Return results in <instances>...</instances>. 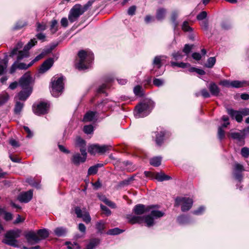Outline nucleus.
Wrapping results in <instances>:
<instances>
[{
  "instance_id": "obj_47",
  "label": "nucleus",
  "mask_w": 249,
  "mask_h": 249,
  "mask_svg": "<svg viewBox=\"0 0 249 249\" xmlns=\"http://www.w3.org/2000/svg\"><path fill=\"white\" fill-rule=\"evenodd\" d=\"M83 131L86 134H91L93 132V127L91 124L85 125L84 127Z\"/></svg>"
},
{
  "instance_id": "obj_57",
  "label": "nucleus",
  "mask_w": 249,
  "mask_h": 249,
  "mask_svg": "<svg viewBox=\"0 0 249 249\" xmlns=\"http://www.w3.org/2000/svg\"><path fill=\"white\" fill-rule=\"evenodd\" d=\"M172 56L173 57V58L176 60L182 59L183 57V55L182 54V53L180 52L174 53L172 54Z\"/></svg>"
},
{
  "instance_id": "obj_54",
  "label": "nucleus",
  "mask_w": 249,
  "mask_h": 249,
  "mask_svg": "<svg viewBox=\"0 0 249 249\" xmlns=\"http://www.w3.org/2000/svg\"><path fill=\"white\" fill-rule=\"evenodd\" d=\"M134 92L136 95L141 96L142 93V88L140 86H136L133 89Z\"/></svg>"
},
{
  "instance_id": "obj_40",
  "label": "nucleus",
  "mask_w": 249,
  "mask_h": 249,
  "mask_svg": "<svg viewBox=\"0 0 249 249\" xmlns=\"http://www.w3.org/2000/svg\"><path fill=\"white\" fill-rule=\"evenodd\" d=\"M177 220L180 224H186L189 223V217L183 215L178 216Z\"/></svg>"
},
{
  "instance_id": "obj_20",
  "label": "nucleus",
  "mask_w": 249,
  "mask_h": 249,
  "mask_svg": "<svg viewBox=\"0 0 249 249\" xmlns=\"http://www.w3.org/2000/svg\"><path fill=\"white\" fill-rule=\"evenodd\" d=\"M166 58L164 55H158L155 57L153 61V65L156 66L157 68L160 69L162 65V61Z\"/></svg>"
},
{
  "instance_id": "obj_18",
  "label": "nucleus",
  "mask_w": 249,
  "mask_h": 249,
  "mask_svg": "<svg viewBox=\"0 0 249 249\" xmlns=\"http://www.w3.org/2000/svg\"><path fill=\"white\" fill-rule=\"evenodd\" d=\"M96 114V111H89L87 112L84 116L83 121L92 122L97 120Z\"/></svg>"
},
{
  "instance_id": "obj_29",
  "label": "nucleus",
  "mask_w": 249,
  "mask_h": 249,
  "mask_svg": "<svg viewBox=\"0 0 249 249\" xmlns=\"http://www.w3.org/2000/svg\"><path fill=\"white\" fill-rule=\"evenodd\" d=\"M155 178L159 181L169 180L171 178L170 176L166 175L162 173H157L156 175Z\"/></svg>"
},
{
  "instance_id": "obj_16",
  "label": "nucleus",
  "mask_w": 249,
  "mask_h": 249,
  "mask_svg": "<svg viewBox=\"0 0 249 249\" xmlns=\"http://www.w3.org/2000/svg\"><path fill=\"white\" fill-rule=\"evenodd\" d=\"M87 158L81 155L79 153H77L72 156L71 160V162L75 165L78 166L81 163H84L86 160Z\"/></svg>"
},
{
  "instance_id": "obj_63",
  "label": "nucleus",
  "mask_w": 249,
  "mask_h": 249,
  "mask_svg": "<svg viewBox=\"0 0 249 249\" xmlns=\"http://www.w3.org/2000/svg\"><path fill=\"white\" fill-rule=\"evenodd\" d=\"M136 10V7L135 6H130L127 11V14L129 15L133 16L135 15V12Z\"/></svg>"
},
{
  "instance_id": "obj_6",
  "label": "nucleus",
  "mask_w": 249,
  "mask_h": 249,
  "mask_svg": "<svg viewBox=\"0 0 249 249\" xmlns=\"http://www.w3.org/2000/svg\"><path fill=\"white\" fill-rule=\"evenodd\" d=\"M193 203V200L189 197H178L175 199V206L181 205V209L182 212L189 211L192 207Z\"/></svg>"
},
{
  "instance_id": "obj_33",
  "label": "nucleus",
  "mask_w": 249,
  "mask_h": 249,
  "mask_svg": "<svg viewBox=\"0 0 249 249\" xmlns=\"http://www.w3.org/2000/svg\"><path fill=\"white\" fill-rule=\"evenodd\" d=\"M37 41L36 39H31L24 47L23 51L29 54V50L36 43Z\"/></svg>"
},
{
  "instance_id": "obj_5",
  "label": "nucleus",
  "mask_w": 249,
  "mask_h": 249,
  "mask_svg": "<svg viewBox=\"0 0 249 249\" xmlns=\"http://www.w3.org/2000/svg\"><path fill=\"white\" fill-rule=\"evenodd\" d=\"M21 231L19 229L8 231L4 235L2 242L7 245L18 247V241L16 239L20 237Z\"/></svg>"
},
{
  "instance_id": "obj_12",
  "label": "nucleus",
  "mask_w": 249,
  "mask_h": 249,
  "mask_svg": "<svg viewBox=\"0 0 249 249\" xmlns=\"http://www.w3.org/2000/svg\"><path fill=\"white\" fill-rule=\"evenodd\" d=\"M231 138L236 141V142L240 146L245 144V134L243 132H231L230 133Z\"/></svg>"
},
{
  "instance_id": "obj_56",
  "label": "nucleus",
  "mask_w": 249,
  "mask_h": 249,
  "mask_svg": "<svg viewBox=\"0 0 249 249\" xmlns=\"http://www.w3.org/2000/svg\"><path fill=\"white\" fill-rule=\"evenodd\" d=\"M46 29V25L44 23H36V31L37 32L44 31Z\"/></svg>"
},
{
  "instance_id": "obj_58",
  "label": "nucleus",
  "mask_w": 249,
  "mask_h": 249,
  "mask_svg": "<svg viewBox=\"0 0 249 249\" xmlns=\"http://www.w3.org/2000/svg\"><path fill=\"white\" fill-rule=\"evenodd\" d=\"M207 16V13L206 11H202L196 16V19L198 20H202L206 18Z\"/></svg>"
},
{
  "instance_id": "obj_62",
  "label": "nucleus",
  "mask_w": 249,
  "mask_h": 249,
  "mask_svg": "<svg viewBox=\"0 0 249 249\" xmlns=\"http://www.w3.org/2000/svg\"><path fill=\"white\" fill-rule=\"evenodd\" d=\"M100 207L102 210L103 211L107 216L110 215L111 214V211L107 207L102 204H101Z\"/></svg>"
},
{
  "instance_id": "obj_48",
  "label": "nucleus",
  "mask_w": 249,
  "mask_h": 249,
  "mask_svg": "<svg viewBox=\"0 0 249 249\" xmlns=\"http://www.w3.org/2000/svg\"><path fill=\"white\" fill-rule=\"evenodd\" d=\"M75 144L77 146L81 147L82 146H86V142L81 138L78 137L76 138Z\"/></svg>"
},
{
  "instance_id": "obj_23",
  "label": "nucleus",
  "mask_w": 249,
  "mask_h": 249,
  "mask_svg": "<svg viewBox=\"0 0 249 249\" xmlns=\"http://www.w3.org/2000/svg\"><path fill=\"white\" fill-rule=\"evenodd\" d=\"M248 82L246 81L234 80L231 81V87L240 88L248 85Z\"/></svg>"
},
{
  "instance_id": "obj_11",
  "label": "nucleus",
  "mask_w": 249,
  "mask_h": 249,
  "mask_svg": "<svg viewBox=\"0 0 249 249\" xmlns=\"http://www.w3.org/2000/svg\"><path fill=\"white\" fill-rule=\"evenodd\" d=\"M244 171V168L242 164L236 163L234 165L233 168V175L234 178L241 181L243 178L242 172Z\"/></svg>"
},
{
  "instance_id": "obj_61",
  "label": "nucleus",
  "mask_w": 249,
  "mask_h": 249,
  "mask_svg": "<svg viewBox=\"0 0 249 249\" xmlns=\"http://www.w3.org/2000/svg\"><path fill=\"white\" fill-rule=\"evenodd\" d=\"M221 26L222 29L225 30L229 29L231 27L230 23L227 21L222 22L221 23Z\"/></svg>"
},
{
  "instance_id": "obj_13",
  "label": "nucleus",
  "mask_w": 249,
  "mask_h": 249,
  "mask_svg": "<svg viewBox=\"0 0 249 249\" xmlns=\"http://www.w3.org/2000/svg\"><path fill=\"white\" fill-rule=\"evenodd\" d=\"M33 190H30L27 192L20 193L18 197V200L23 203L29 202L33 197Z\"/></svg>"
},
{
  "instance_id": "obj_36",
  "label": "nucleus",
  "mask_w": 249,
  "mask_h": 249,
  "mask_svg": "<svg viewBox=\"0 0 249 249\" xmlns=\"http://www.w3.org/2000/svg\"><path fill=\"white\" fill-rule=\"evenodd\" d=\"M66 231V229L63 227L57 228L54 231L55 234L59 237L65 235Z\"/></svg>"
},
{
  "instance_id": "obj_43",
  "label": "nucleus",
  "mask_w": 249,
  "mask_h": 249,
  "mask_svg": "<svg viewBox=\"0 0 249 249\" xmlns=\"http://www.w3.org/2000/svg\"><path fill=\"white\" fill-rule=\"evenodd\" d=\"M111 146L107 145H103L100 146L98 144V153L103 154L105 153L107 151L110 149Z\"/></svg>"
},
{
  "instance_id": "obj_1",
  "label": "nucleus",
  "mask_w": 249,
  "mask_h": 249,
  "mask_svg": "<svg viewBox=\"0 0 249 249\" xmlns=\"http://www.w3.org/2000/svg\"><path fill=\"white\" fill-rule=\"evenodd\" d=\"M94 0H90L83 6L80 4H76L71 9L68 16L69 21L72 23L76 21L79 17L87 11L92 5Z\"/></svg>"
},
{
  "instance_id": "obj_60",
  "label": "nucleus",
  "mask_w": 249,
  "mask_h": 249,
  "mask_svg": "<svg viewBox=\"0 0 249 249\" xmlns=\"http://www.w3.org/2000/svg\"><path fill=\"white\" fill-rule=\"evenodd\" d=\"M163 84V81L160 79L155 78L153 80V84L157 87L161 86Z\"/></svg>"
},
{
  "instance_id": "obj_45",
  "label": "nucleus",
  "mask_w": 249,
  "mask_h": 249,
  "mask_svg": "<svg viewBox=\"0 0 249 249\" xmlns=\"http://www.w3.org/2000/svg\"><path fill=\"white\" fill-rule=\"evenodd\" d=\"M215 62L216 59L215 57H211L208 59L206 66L207 68H212L215 64Z\"/></svg>"
},
{
  "instance_id": "obj_64",
  "label": "nucleus",
  "mask_w": 249,
  "mask_h": 249,
  "mask_svg": "<svg viewBox=\"0 0 249 249\" xmlns=\"http://www.w3.org/2000/svg\"><path fill=\"white\" fill-rule=\"evenodd\" d=\"M200 93H201V95L204 98H209L210 97V94L209 93V92L208 91V90L206 89H202L200 90Z\"/></svg>"
},
{
  "instance_id": "obj_2",
  "label": "nucleus",
  "mask_w": 249,
  "mask_h": 249,
  "mask_svg": "<svg viewBox=\"0 0 249 249\" xmlns=\"http://www.w3.org/2000/svg\"><path fill=\"white\" fill-rule=\"evenodd\" d=\"M78 60L75 63V67L79 70L89 69L94 59L93 53H88L84 50H81L78 52Z\"/></svg>"
},
{
  "instance_id": "obj_9",
  "label": "nucleus",
  "mask_w": 249,
  "mask_h": 249,
  "mask_svg": "<svg viewBox=\"0 0 249 249\" xmlns=\"http://www.w3.org/2000/svg\"><path fill=\"white\" fill-rule=\"evenodd\" d=\"M32 77L28 74L25 73L20 78L19 81V84L23 89L28 90L32 89L30 86Z\"/></svg>"
},
{
  "instance_id": "obj_17",
  "label": "nucleus",
  "mask_w": 249,
  "mask_h": 249,
  "mask_svg": "<svg viewBox=\"0 0 249 249\" xmlns=\"http://www.w3.org/2000/svg\"><path fill=\"white\" fill-rule=\"evenodd\" d=\"M25 238L27 242L32 244V242L34 241L35 243H37L40 240V239L38 237L37 234L33 231H30L25 235Z\"/></svg>"
},
{
  "instance_id": "obj_53",
  "label": "nucleus",
  "mask_w": 249,
  "mask_h": 249,
  "mask_svg": "<svg viewBox=\"0 0 249 249\" xmlns=\"http://www.w3.org/2000/svg\"><path fill=\"white\" fill-rule=\"evenodd\" d=\"M218 138L220 140L223 139L225 138V131L222 129V127H219L218 128L217 133Z\"/></svg>"
},
{
  "instance_id": "obj_10",
  "label": "nucleus",
  "mask_w": 249,
  "mask_h": 249,
  "mask_svg": "<svg viewBox=\"0 0 249 249\" xmlns=\"http://www.w3.org/2000/svg\"><path fill=\"white\" fill-rule=\"evenodd\" d=\"M155 206L154 205L152 206H147L142 204H139L135 206L133 209V212L136 215H142L146 212H148L150 211V210Z\"/></svg>"
},
{
  "instance_id": "obj_42",
  "label": "nucleus",
  "mask_w": 249,
  "mask_h": 249,
  "mask_svg": "<svg viewBox=\"0 0 249 249\" xmlns=\"http://www.w3.org/2000/svg\"><path fill=\"white\" fill-rule=\"evenodd\" d=\"M96 229L98 231V232L100 233H102L103 230H104L105 226V223L101 221H98L96 224Z\"/></svg>"
},
{
  "instance_id": "obj_39",
  "label": "nucleus",
  "mask_w": 249,
  "mask_h": 249,
  "mask_svg": "<svg viewBox=\"0 0 249 249\" xmlns=\"http://www.w3.org/2000/svg\"><path fill=\"white\" fill-rule=\"evenodd\" d=\"M178 16V13L176 11H174L172 13L171 16V20L174 25V29H175L178 25V22L177 20Z\"/></svg>"
},
{
  "instance_id": "obj_3",
  "label": "nucleus",
  "mask_w": 249,
  "mask_h": 249,
  "mask_svg": "<svg viewBox=\"0 0 249 249\" xmlns=\"http://www.w3.org/2000/svg\"><path fill=\"white\" fill-rule=\"evenodd\" d=\"M154 103L151 101H144L136 107L134 116L136 118L144 117L151 112Z\"/></svg>"
},
{
  "instance_id": "obj_44",
  "label": "nucleus",
  "mask_w": 249,
  "mask_h": 249,
  "mask_svg": "<svg viewBox=\"0 0 249 249\" xmlns=\"http://www.w3.org/2000/svg\"><path fill=\"white\" fill-rule=\"evenodd\" d=\"M9 98V96L8 93H5L0 95V106L5 104Z\"/></svg>"
},
{
  "instance_id": "obj_31",
  "label": "nucleus",
  "mask_w": 249,
  "mask_h": 249,
  "mask_svg": "<svg viewBox=\"0 0 249 249\" xmlns=\"http://www.w3.org/2000/svg\"><path fill=\"white\" fill-rule=\"evenodd\" d=\"M133 180V177H130L119 182L117 186L118 189L123 188L129 184L130 181Z\"/></svg>"
},
{
  "instance_id": "obj_34",
  "label": "nucleus",
  "mask_w": 249,
  "mask_h": 249,
  "mask_svg": "<svg viewBox=\"0 0 249 249\" xmlns=\"http://www.w3.org/2000/svg\"><path fill=\"white\" fill-rule=\"evenodd\" d=\"M58 21L55 19H53L51 21L50 30L52 34L55 33L58 31Z\"/></svg>"
},
{
  "instance_id": "obj_7",
  "label": "nucleus",
  "mask_w": 249,
  "mask_h": 249,
  "mask_svg": "<svg viewBox=\"0 0 249 249\" xmlns=\"http://www.w3.org/2000/svg\"><path fill=\"white\" fill-rule=\"evenodd\" d=\"M164 213L161 211L158 210H152L151 211L150 214L142 216L143 218V222L146 223L147 227L152 226L154 224V218H160L163 216Z\"/></svg>"
},
{
  "instance_id": "obj_51",
  "label": "nucleus",
  "mask_w": 249,
  "mask_h": 249,
  "mask_svg": "<svg viewBox=\"0 0 249 249\" xmlns=\"http://www.w3.org/2000/svg\"><path fill=\"white\" fill-rule=\"evenodd\" d=\"M80 218H82L83 220L86 222L87 224H88L90 222L91 217L89 215V214L88 212H85L82 217Z\"/></svg>"
},
{
  "instance_id": "obj_22",
  "label": "nucleus",
  "mask_w": 249,
  "mask_h": 249,
  "mask_svg": "<svg viewBox=\"0 0 249 249\" xmlns=\"http://www.w3.org/2000/svg\"><path fill=\"white\" fill-rule=\"evenodd\" d=\"M127 218L128 221L132 224L142 223L143 222V218L142 216L129 215L127 216Z\"/></svg>"
},
{
  "instance_id": "obj_24",
  "label": "nucleus",
  "mask_w": 249,
  "mask_h": 249,
  "mask_svg": "<svg viewBox=\"0 0 249 249\" xmlns=\"http://www.w3.org/2000/svg\"><path fill=\"white\" fill-rule=\"evenodd\" d=\"M8 56L6 55L1 61V64H0V75H2L5 72L8 66Z\"/></svg>"
},
{
  "instance_id": "obj_30",
  "label": "nucleus",
  "mask_w": 249,
  "mask_h": 249,
  "mask_svg": "<svg viewBox=\"0 0 249 249\" xmlns=\"http://www.w3.org/2000/svg\"><path fill=\"white\" fill-rule=\"evenodd\" d=\"M124 230L120 229L118 228H115L109 230L107 232V234L108 235H118L123 233Z\"/></svg>"
},
{
  "instance_id": "obj_35",
  "label": "nucleus",
  "mask_w": 249,
  "mask_h": 249,
  "mask_svg": "<svg viewBox=\"0 0 249 249\" xmlns=\"http://www.w3.org/2000/svg\"><path fill=\"white\" fill-rule=\"evenodd\" d=\"M171 65L172 67H175L176 66L178 67L179 68H186L189 67L190 66V64L188 63H184V62H180L178 63L176 62L171 61Z\"/></svg>"
},
{
  "instance_id": "obj_19",
  "label": "nucleus",
  "mask_w": 249,
  "mask_h": 249,
  "mask_svg": "<svg viewBox=\"0 0 249 249\" xmlns=\"http://www.w3.org/2000/svg\"><path fill=\"white\" fill-rule=\"evenodd\" d=\"M208 88L212 95L217 96L219 95L220 89L215 83H210L208 87Z\"/></svg>"
},
{
  "instance_id": "obj_50",
  "label": "nucleus",
  "mask_w": 249,
  "mask_h": 249,
  "mask_svg": "<svg viewBox=\"0 0 249 249\" xmlns=\"http://www.w3.org/2000/svg\"><path fill=\"white\" fill-rule=\"evenodd\" d=\"M193 45H189V44H185L184 48L183 49V52L185 55H188L191 52Z\"/></svg>"
},
{
  "instance_id": "obj_55",
  "label": "nucleus",
  "mask_w": 249,
  "mask_h": 249,
  "mask_svg": "<svg viewBox=\"0 0 249 249\" xmlns=\"http://www.w3.org/2000/svg\"><path fill=\"white\" fill-rule=\"evenodd\" d=\"M98 172L97 166L95 165L90 167L88 171V174L89 175H92L96 174Z\"/></svg>"
},
{
  "instance_id": "obj_32",
  "label": "nucleus",
  "mask_w": 249,
  "mask_h": 249,
  "mask_svg": "<svg viewBox=\"0 0 249 249\" xmlns=\"http://www.w3.org/2000/svg\"><path fill=\"white\" fill-rule=\"evenodd\" d=\"M161 158L160 157H154L150 159V163L151 165L158 167L161 164Z\"/></svg>"
},
{
  "instance_id": "obj_14",
  "label": "nucleus",
  "mask_w": 249,
  "mask_h": 249,
  "mask_svg": "<svg viewBox=\"0 0 249 249\" xmlns=\"http://www.w3.org/2000/svg\"><path fill=\"white\" fill-rule=\"evenodd\" d=\"M54 61L53 58H49L46 60L41 65L39 69V73H44L48 71L53 65Z\"/></svg>"
},
{
  "instance_id": "obj_25",
  "label": "nucleus",
  "mask_w": 249,
  "mask_h": 249,
  "mask_svg": "<svg viewBox=\"0 0 249 249\" xmlns=\"http://www.w3.org/2000/svg\"><path fill=\"white\" fill-rule=\"evenodd\" d=\"M100 240L98 238H92L89 240V244L86 246V249H94L99 245Z\"/></svg>"
},
{
  "instance_id": "obj_49",
  "label": "nucleus",
  "mask_w": 249,
  "mask_h": 249,
  "mask_svg": "<svg viewBox=\"0 0 249 249\" xmlns=\"http://www.w3.org/2000/svg\"><path fill=\"white\" fill-rule=\"evenodd\" d=\"M241 155L245 158H247L249 157V148L247 147H244L241 150Z\"/></svg>"
},
{
  "instance_id": "obj_4",
  "label": "nucleus",
  "mask_w": 249,
  "mask_h": 249,
  "mask_svg": "<svg viewBox=\"0 0 249 249\" xmlns=\"http://www.w3.org/2000/svg\"><path fill=\"white\" fill-rule=\"evenodd\" d=\"M64 77L58 75L54 76L51 79V92L54 97L59 96L63 91L64 89Z\"/></svg>"
},
{
  "instance_id": "obj_21",
  "label": "nucleus",
  "mask_w": 249,
  "mask_h": 249,
  "mask_svg": "<svg viewBox=\"0 0 249 249\" xmlns=\"http://www.w3.org/2000/svg\"><path fill=\"white\" fill-rule=\"evenodd\" d=\"M32 89H29L28 90L23 89L19 92L18 96V99L20 100L25 101L30 96L32 93Z\"/></svg>"
},
{
  "instance_id": "obj_15",
  "label": "nucleus",
  "mask_w": 249,
  "mask_h": 249,
  "mask_svg": "<svg viewBox=\"0 0 249 249\" xmlns=\"http://www.w3.org/2000/svg\"><path fill=\"white\" fill-rule=\"evenodd\" d=\"M227 113L232 119H235L237 122L241 123L242 121L243 117L241 111L228 108L227 109Z\"/></svg>"
},
{
  "instance_id": "obj_38",
  "label": "nucleus",
  "mask_w": 249,
  "mask_h": 249,
  "mask_svg": "<svg viewBox=\"0 0 249 249\" xmlns=\"http://www.w3.org/2000/svg\"><path fill=\"white\" fill-rule=\"evenodd\" d=\"M23 46V44L21 42H18L16 46L10 52L9 56L13 57L14 55L17 54L18 50L20 49Z\"/></svg>"
},
{
  "instance_id": "obj_8",
  "label": "nucleus",
  "mask_w": 249,
  "mask_h": 249,
  "mask_svg": "<svg viewBox=\"0 0 249 249\" xmlns=\"http://www.w3.org/2000/svg\"><path fill=\"white\" fill-rule=\"evenodd\" d=\"M49 105L45 102H40L33 105V111L37 115H41L48 112Z\"/></svg>"
},
{
  "instance_id": "obj_27",
  "label": "nucleus",
  "mask_w": 249,
  "mask_h": 249,
  "mask_svg": "<svg viewBox=\"0 0 249 249\" xmlns=\"http://www.w3.org/2000/svg\"><path fill=\"white\" fill-rule=\"evenodd\" d=\"M37 234L39 239L41 240L47 238L49 235V233L48 230L43 229L38 230Z\"/></svg>"
},
{
  "instance_id": "obj_52",
  "label": "nucleus",
  "mask_w": 249,
  "mask_h": 249,
  "mask_svg": "<svg viewBox=\"0 0 249 249\" xmlns=\"http://www.w3.org/2000/svg\"><path fill=\"white\" fill-rule=\"evenodd\" d=\"M182 29L185 32H192L193 31V29L189 25L187 21L183 22Z\"/></svg>"
},
{
  "instance_id": "obj_41",
  "label": "nucleus",
  "mask_w": 249,
  "mask_h": 249,
  "mask_svg": "<svg viewBox=\"0 0 249 249\" xmlns=\"http://www.w3.org/2000/svg\"><path fill=\"white\" fill-rule=\"evenodd\" d=\"M98 144H93L88 147V152L91 155L98 153Z\"/></svg>"
},
{
  "instance_id": "obj_46",
  "label": "nucleus",
  "mask_w": 249,
  "mask_h": 249,
  "mask_svg": "<svg viewBox=\"0 0 249 249\" xmlns=\"http://www.w3.org/2000/svg\"><path fill=\"white\" fill-rule=\"evenodd\" d=\"M29 54L23 51H18L17 56V62L23 59L24 58L28 57Z\"/></svg>"
},
{
  "instance_id": "obj_28",
  "label": "nucleus",
  "mask_w": 249,
  "mask_h": 249,
  "mask_svg": "<svg viewBox=\"0 0 249 249\" xmlns=\"http://www.w3.org/2000/svg\"><path fill=\"white\" fill-rule=\"evenodd\" d=\"M166 10L163 8H160L157 11L156 18L159 20H162L165 17Z\"/></svg>"
},
{
  "instance_id": "obj_26",
  "label": "nucleus",
  "mask_w": 249,
  "mask_h": 249,
  "mask_svg": "<svg viewBox=\"0 0 249 249\" xmlns=\"http://www.w3.org/2000/svg\"><path fill=\"white\" fill-rule=\"evenodd\" d=\"M156 142L158 145L160 146L163 142L165 132L160 131V132H156Z\"/></svg>"
},
{
  "instance_id": "obj_37",
  "label": "nucleus",
  "mask_w": 249,
  "mask_h": 249,
  "mask_svg": "<svg viewBox=\"0 0 249 249\" xmlns=\"http://www.w3.org/2000/svg\"><path fill=\"white\" fill-rule=\"evenodd\" d=\"M24 104L20 102H17L15 105V108H14V112L16 114H20L21 111Z\"/></svg>"
},
{
  "instance_id": "obj_59",
  "label": "nucleus",
  "mask_w": 249,
  "mask_h": 249,
  "mask_svg": "<svg viewBox=\"0 0 249 249\" xmlns=\"http://www.w3.org/2000/svg\"><path fill=\"white\" fill-rule=\"evenodd\" d=\"M204 210L205 207L204 206H200L197 210L194 211L193 213L196 215H200L202 213Z\"/></svg>"
}]
</instances>
